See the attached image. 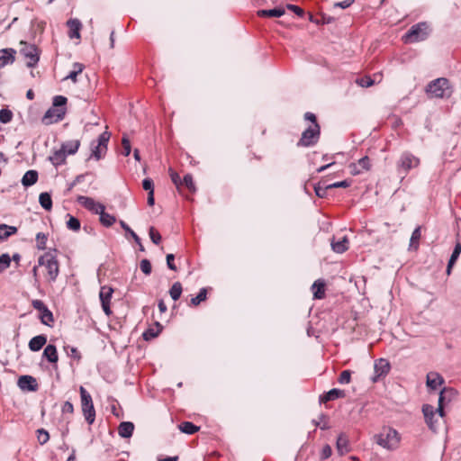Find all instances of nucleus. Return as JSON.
I'll return each mask as SVG.
<instances>
[{
    "label": "nucleus",
    "mask_w": 461,
    "mask_h": 461,
    "mask_svg": "<svg viewBox=\"0 0 461 461\" xmlns=\"http://www.w3.org/2000/svg\"><path fill=\"white\" fill-rule=\"evenodd\" d=\"M400 436L397 430L389 429L386 434H380L376 443L384 448L393 450L398 447Z\"/></svg>",
    "instance_id": "obj_8"
},
{
    "label": "nucleus",
    "mask_w": 461,
    "mask_h": 461,
    "mask_svg": "<svg viewBox=\"0 0 461 461\" xmlns=\"http://www.w3.org/2000/svg\"><path fill=\"white\" fill-rule=\"evenodd\" d=\"M39 203L41 206L46 211H50L52 208V199L50 194L47 192L41 193L40 194Z\"/></svg>",
    "instance_id": "obj_35"
},
{
    "label": "nucleus",
    "mask_w": 461,
    "mask_h": 461,
    "mask_svg": "<svg viewBox=\"0 0 461 461\" xmlns=\"http://www.w3.org/2000/svg\"><path fill=\"white\" fill-rule=\"evenodd\" d=\"M182 185H184L192 193H194L196 191L193 176L190 174H186L184 176Z\"/></svg>",
    "instance_id": "obj_44"
},
{
    "label": "nucleus",
    "mask_w": 461,
    "mask_h": 461,
    "mask_svg": "<svg viewBox=\"0 0 461 461\" xmlns=\"http://www.w3.org/2000/svg\"><path fill=\"white\" fill-rule=\"evenodd\" d=\"M331 454H332L331 447L329 445H325L321 450V458L327 459L331 456Z\"/></svg>",
    "instance_id": "obj_61"
},
{
    "label": "nucleus",
    "mask_w": 461,
    "mask_h": 461,
    "mask_svg": "<svg viewBox=\"0 0 461 461\" xmlns=\"http://www.w3.org/2000/svg\"><path fill=\"white\" fill-rule=\"evenodd\" d=\"M345 396H346V393H345L344 390L333 388L320 396V402L325 403L330 401H334V400H337L339 398H344Z\"/></svg>",
    "instance_id": "obj_17"
},
{
    "label": "nucleus",
    "mask_w": 461,
    "mask_h": 461,
    "mask_svg": "<svg viewBox=\"0 0 461 461\" xmlns=\"http://www.w3.org/2000/svg\"><path fill=\"white\" fill-rule=\"evenodd\" d=\"M15 54L16 51L11 48L0 50V68L8 64L14 63Z\"/></svg>",
    "instance_id": "obj_18"
},
{
    "label": "nucleus",
    "mask_w": 461,
    "mask_h": 461,
    "mask_svg": "<svg viewBox=\"0 0 461 461\" xmlns=\"http://www.w3.org/2000/svg\"><path fill=\"white\" fill-rule=\"evenodd\" d=\"M426 93L430 97L448 98L451 96L453 90L447 78L438 77L427 85Z\"/></svg>",
    "instance_id": "obj_1"
},
{
    "label": "nucleus",
    "mask_w": 461,
    "mask_h": 461,
    "mask_svg": "<svg viewBox=\"0 0 461 461\" xmlns=\"http://www.w3.org/2000/svg\"><path fill=\"white\" fill-rule=\"evenodd\" d=\"M429 33V30L427 23H419L409 29L403 36V41L406 43L421 41L427 39Z\"/></svg>",
    "instance_id": "obj_3"
},
{
    "label": "nucleus",
    "mask_w": 461,
    "mask_h": 461,
    "mask_svg": "<svg viewBox=\"0 0 461 461\" xmlns=\"http://www.w3.org/2000/svg\"><path fill=\"white\" fill-rule=\"evenodd\" d=\"M337 451L340 456H343L350 451L349 440L345 433H340L337 438L336 443Z\"/></svg>",
    "instance_id": "obj_19"
},
{
    "label": "nucleus",
    "mask_w": 461,
    "mask_h": 461,
    "mask_svg": "<svg viewBox=\"0 0 461 461\" xmlns=\"http://www.w3.org/2000/svg\"><path fill=\"white\" fill-rule=\"evenodd\" d=\"M134 424L131 421H122L118 427V434L121 438H128L132 436Z\"/></svg>",
    "instance_id": "obj_23"
},
{
    "label": "nucleus",
    "mask_w": 461,
    "mask_h": 461,
    "mask_svg": "<svg viewBox=\"0 0 461 461\" xmlns=\"http://www.w3.org/2000/svg\"><path fill=\"white\" fill-rule=\"evenodd\" d=\"M67 25L69 28L68 36L70 39H79L80 38V30L82 28L81 22L75 18V19H69L67 22Z\"/></svg>",
    "instance_id": "obj_20"
},
{
    "label": "nucleus",
    "mask_w": 461,
    "mask_h": 461,
    "mask_svg": "<svg viewBox=\"0 0 461 461\" xmlns=\"http://www.w3.org/2000/svg\"><path fill=\"white\" fill-rule=\"evenodd\" d=\"M10 264L11 257L7 253L2 254L0 256V273L8 268L10 267Z\"/></svg>",
    "instance_id": "obj_46"
},
{
    "label": "nucleus",
    "mask_w": 461,
    "mask_h": 461,
    "mask_svg": "<svg viewBox=\"0 0 461 461\" xmlns=\"http://www.w3.org/2000/svg\"><path fill=\"white\" fill-rule=\"evenodd\" d=\"M285 13V9L282 7L274 8V9H262L258 11V15L260 17H281Z\"/></svg>",
    "instance_id": "obj_31"
},
{
    "label": "nucleus",
    "mask_w": 461,
    "mask_h": 461,
    "mask_svg": "<svg viewBox=\"0 0 461 461\" xmlns=\"http://www.w3.org/2000/svg\"><path fill=\"white\" fill-rule=\"evenodd\" d=\"M37 439L41 445L47 443L50 439L49 432L44 429H39L37 430Z\"/></svg>",
    "instance_id": "obj_48"
},
{
    "label": "nucleus",
    "mask_w": 461,
    "mask_h": 461,
    "mask_svg": "<svg viewBox=\"0 0 461 461\" xmlns=\"http://www.w3.org/2000/svg\"><path fill=\"white\" fill-rule=\"evenodd\" d=\"M391 369L389 361L385 358H379L375 360L374 365V375L371 377L373 383L378 382V380L385 376Z\"/></svg>",
    "instance_id": "obj_10"
},
{
    "label": "nucleus",
    "mask_w": 461,
    "mask_h": 461,
    "mask_svg": "<svg viewBox=\"0 0 461 461\" xmlns=\"http://www.w3.org/2000/svg\"><path fill=\"white\" fill-rule=\"evenodd\" d=\"M182 291L183 288L181 283L176 282L172 285L169 290V294L174 301H177L181 296Z\"/></svg>",
    "instance_id": "obj_40"
},
{
    "label": "nucleus",
    "mask_w": 461,
    "mask_h": 461,
    "mask_svg": "<svg viewBox=\"0 0 461 461\" xmlns=\"http://www.w3.org/2000/svg\"><path fill=\"white\" fill-rule=\"evenodd\" d=\"M140 270L146 275L149 276L151 273V263L149 259L144 258L140 261Z\"/></svg>",
    "instance_id": "obj_52"
},
{
    "label": "nucleus",
    "mask_w": 461,
    "mask_h": 461,
    "mask_svg": "<svg viewBox=\"0 0 461 461\" xmlns=\"http://www.w3.org/2000/svg\"><path fill=\"white\" fill-rule=\"evenodd\" d=\"M36 241H37V248L39 249H46V242H47V235L43 232H39L36 235Z\"/></svg>",
    "instance_id": "obj_49"
},
{
    "label": "nucleus",
    "mask_w": 461,
    "mask_h": 461,
    "mask_svg": "<svg viewBox=\"0 0 461 461\" xmlns=\"http://www.w3.org/2000/svg\"><path fill=\"white\" fill-rule=\"evenodd\" d=\"M330 189L329 185H324L322 182H320L314 186L315 194L320 198L326 197Z\"/></svg>",
    "instance_id": "obj_42"
},
{
    "label": "nucleus",
    "mask_w": 461,
    "mask_h": 461,
    "mask_svg": "<svg viewBox=\"0 0 461 461\" xmlns=\"http://www.w3.org/2000/svg\"><path fill=\"white\" fill-rule=\"evenodd\" d=\"M121 227L125 230V237L128 239V236H131L134 241L139 240V236L131 230V228L122 220L119 221Z\"/></svg>",
    "instance_id": "obj_45"
},
{
    "label": "nucleus",
    "mask_w": 461,
    "mask_h": 461,
    "mask_svg": "<svg viewBox=\"0 0 461 461\" xmlns=\"http://www.w3.org/2000/svg\"><path fill=\"white\" fill-rule=\"evenodd\" d=\"M100 212H99V220H100V222L104 226V227H111L115 221H116V218L115 216L108 213L105 212V207H100Z\"/></svg>",
    "instance_id": "obj_30"
},
{
    "label": "nucleus",
    "mask_w": 461,
    "mask_h": 461,
    "mask_svg": "<svg viewBox=\"0 0 461 461\" xmlns=\"http://www.w3.org/2000/svg\"><path fill=\"white\" fill-rule=\"evenodd\" d=\"M17 232V228L7 224H0V240H5Z\"/></svg>",
    "instance_id": "obj_36"
},
{
    "label": "nucleus",
    "mask_w": 461,
    "mask_h": 461,
    "mask_svg": "<svg viewBox=\"0 0 461 461\" xmlns=\"http://www.w3.org/2000/svg\"><path fill=\"white\" fill-rule=\"evenodd\" d=\"M312 290L314 298L322 299L325 295L324 281L321 279L316 280L312 285Z\"/></svg>",
    "instance_id": "obj_29"
},
{
    "label": "nucleus",
    "mask_w": 461,
    "mask_h": 461,
    "mask_svg": "<svg viewBox=\"0 0 461 461\" xmlns=\"http://www.w3.org/2000/svg\"><path fill=\"white\" fill-rule=\"evenodd\" d=\"M13 119V113L9 109H1L0 110V122L2 123H8Z\"/></svg>",
    "instance_id": "obj_47"
},
{
    "label": "nucleus",
    "mask_w": 461,
    "mask_h": 461,
    "mask_svg": "<svg viewBox=\"0 0 461 461\" xmlns=\"http://www.w3.org/2000/svg\"><path fill=\"white\" fill-rule=\"evenodd\" d=\"M65 350L67 351V354L70 357L77 359V361H79L81 359V355L77 348L68 346V347H65Z\"/></svg>",
    "instance_id": "obj_54"
},
{
    "label": "nucleus",
    "mask_w": 461,
    "mask_h": 461,
    "mask_svg": "<svg viewBox=\"0 0 461 461\" xmlns=\"http://www.w3.org/2000/svg\"><path fill=\"white\" fill-rule=\"evenodd\" d=\"M84 68L85 66L83 64L75 62L73 64V70L68 73L65 79H71L74 83H76L77 75L83 71Z\"/></svg>",
    "instance_id": "obj_38"
},
{
    "label": "nucleus",
    "mask_w": 461,
    "mask_h": 461,
    "mask_svg": "<svg viewBox=\"0 0 461 461\" xmlns=\"http://www.w3.org/2000/svg\"><path fill=\"white\" fill-rule=\"evenodd\" d=\"M444 384V378L436 372H430L427 375V386L432 390H436Z\"/></svg>",
    "instance_id": "obj_21"
},
{
    "label": "nucleus",
    "mask_w": 461,
    "mask_h": 461,
    "mask_svg": "<svg viewBox=\"0 0 461 461\" xmlns=\"http://www.w3.org/2000/svg\"><path fill=\"white\" fill-rule=\"evenodd\" d=\"M179 429L185 434L192 435L199 430V427L190 421H184L179 425Z\"/></svg>",
    "instance_id": "obj_37"
},
{
    "label": "nucleus",
    "mask_w": 461,
    "mask_h": 461,
    "mask_svg": "<svg viewBox=\"0 0 461 461\" xmlns=\"http://www.w3.org/2000/svg\"><path fill=\"white\" fill-rule=\"evenodd\" d=\"M422 412L424 414L425 421L428 425V427L433 430L436 431L437 427L435 425V408L432 405L429 404H424L422 406Z\"/></svg>",
    "instance_id": "obj_15"
},
{
    "label": "nucleus",
    "mask_w": 461,
    "mask_h": 461,
    "mask_svg": "<svg viewBox=\"0 0 461 461\" xmlns=\"http://www.w3.org/2000/svg\"><path fill=\"white\" fill-rule=\"evenodd\" d=\"M206 295H207V289L206 288L200 289L198 294L195 297H193L191 299V305L197 306L202 302L206 300Z\"/></svg>",
    "instance_id": "obj_43"
},
{
    "label": "nucleus",
    "mask_w": 461,
    "mask_h": 461,
    "mask_svg": "<svg viewBox=\"0 0 461 461\" xmlns=\"http://www.w3.org/2000/svg\"><path fill=\"white\" fill-rule=\"evenodd\" d=\"M80 147V140H68L61 145V149L64 150L66 155H74L77 152L78 149Z\"/></svg>",
    "instance_id": "obj_27"
},
{
    "label": "nucleus",
    "mask_w": 461,
    "mask_h": 461,
    "mask_svg": "<svg viewBox=\"0 0 461 461\" xmlns=\"http://www.w3.org/2000/svg\"><path fill=\"white\" fill-rule=\"evenodd\" d=\"M61 411L64 414L65 413L72 414L74 412V406L70 402L67 401L63 403Z\"/></svg>",
    "instance_id": "obj_60"
},
{
    "label": "nucleus",
    "mask_w": 461,
    "mask_h": 461,
    "mask_svg": "<svg viewBox=\"0 0 461 461\" xmlns=\"http://www.w3.org/2000/svg\"><path fill=\"white\" fill-rule=\"evenodd\" d=\"M68 220L66 222L67 228L73 231H78L81 227L80 221L70 214H68Z\"/></svg>",
    "instance_id": "obj_41"
},
{
    "label": "nucleus",
    "mask_w": 461,
    "mask_h": 461,
    "mask_svg": "<svg viewBox=\"0 0 461 461\" xmlns=\"http://www.w3.org/2000/svg\"><path fill=\"white\" fill-rule=\"evenodd\" d=\"M47 343V337L43 334L37 335L31 339L29 341L28 347L30 350L33 352H37L41 350L43 346Z\"/></svg>",
    "instance_id": "obj_22"
},
{
    "label": "nucleus",
    "mask_w": 461,
    "mask_h": 461,
    "mask_svg": "<svg viewBox=\"0 0 461 461\" xmlns=\"http://www.w3.org/2000/svg\"><path fill=\"white\" fill-rule=\"evenodd\" d=\"M113 293V289L106 285L102 286L99 293V298L101 301L103 311L107 316H110L112 314L110 302L112 299Z\"/></svg>",
    "instance_id": "obj_12"
},
{
    "label": "nucleus",
    "mask_w": 461,
    "mask_h": 461,
    "mask_svg": "<svg viewBox=\"0 0 461 461\" xmlns=\"http://www.w3.org/2000/svg\"><path fill=\"white\" fill-rule=\"evenodd\" d=\"M421 232H420V227L418 226L414 229V230L411 233V237L410 240V248L417 249L419 246V240L420 239Z\"/></svg>",
    "instance_id": "obj_39"
},
{
    "label": "nucleus",
    "mask_w": 461,
    "mask_h": 461,
    "mask_svg": "<svg viewBox=\"0 0 461 461\" xmlns=\"http://www.w3.org/2000/svg\"><path fill=\"white\" fill-rule=\"evenodd\" d=\"M40 319L42 324L49 327H51L52 323L54 322L53 314L48 307H45L42 311L40 312Z\"/></svg>",
    "instance_id": "obj_33"
},
{
    "label": "nucleus",
    "mask_w": 461,
    "mask_h": 461,
    "mask_svg": "<svg viewBox=\"0 0 461 461\" xmlns=\"http://www.w3.org/2000/svg\"><path fill=\"white\" fill-rule=\"evenodd\" d=\"M350 380H351V372L349 370L342 371L338 379L339 383L341 384H349Z\"/></svg>",
    "instance_id": "obj_53"
},
{
    "label": "nucleus",
    "mask_w": 461,
    "mask_h": 461,
    "mask_svg": "<svg viewBox=\"0 0 461 461\" xmlns=\"http://www.w3.org/2000/svg\"><path fill=\"white\" fill-rule=\"evenodd\" d=\"M461 253V243L457 242L454 248V250L451 254V257L448 260L447 266V275H450L453 266L455 265L456 261L457 260L459 255Z\"/></svg>",
    "instance_id": "obj_32"
},
{
    "label": "nucleus",
    "mask_w": 461,
    "mask_h": 461,
    "mask_svg": "<svg viewBox=\"0 0 461 461\" xmlns=\"http://www.w3.org/2000/svg\"><path fill=\"white\" fill-rule=\"evenodd\" d=\"M420 164V159L410 152H404L397 162V170L402 177L414 167H417Z\"/></svg>",
    "instance_id": "obj_7"
},
{
    "label": "nucleus",
    "mask_w": 461,
    "mask_h": 461,
    "mask_svg": "<svg viewBox=\"0 0 461 461\" xmlns=\"http://www.w3.org/2000/svg\"><path fill=\"white\" fill-rule=\"evenodd\" d=\"M157 330L154 328H149L142 333V338L144 340L149 341L159 334L162 330V326L159 322H156Z\"/></svg>",
    "instance_id": "obj_34"
},
{
    "label": "nucleus",
    "mask_w": 461,
    "mask_h": 461,
    "mask_svg": "<svg viewBox=\"0 0 461 461\" xmlns=\"http://www.w3.org/2000/svg\"><path fill=\"white\" fill-rule=\"evenodd\" d=\"M67 155L64 150L60 148L58 150L53 151L52 155L50 156L49 160L53 166L59 167L65 163Z\"/></svg>",
    "instance_id": "obj_28"
},
{
    "label": "nucleus",
    "mask_w": 461,
    "mask_h": 461,
    "mask_svg": "<svg viewBox=\"0 0 461 461\" xmlns=\"http://www.w3.org/2000/svg\"><path fill=\"white\" fill-rule=\"evenodd\" d=\"M77 202L86 209L89 210L90 212L95 214L99 213L101 209L100 207H104L103 203H96L93 198L87 196H78Z\"/></svg>",
    "instance_id": "obj_14"
},
{
    "label": "nucleus",
    "mask_w": 461,
    "mask_h": 461,
    "mask_svg": "<svg viewBox=\"0 0 461 461\" xmlns=\"http://www.w3.org/2000/svg\"><path fill=\"white\" fill-rule=\"evenodd\" d=\"M18 386L22 390L35 392L38 390V383L32 375H21L18 379Z\"/></svg>",
    "instance_id": "obj_13"
},
{
    "label": "nucleus",
    "mask_w": 461,
    "mask_h": 461,
    "mask_svg": "<svg viewBox=\"0 0 461 461\" xmlns=\"http://www.w3.org/2000/svg\"><path fill=\"white\" fill-rule=\"evenodd\" d=\"M81 408L86 421L92 425L95 420V410L91 394L83 387H79Z\"/></svg>",
    "instance_id": "obj_2"
},
{
    "label": "nucleus",
    "mask_w": 461,
    "mask_h": 461,
    "mask_svg": "<svg viewBox=\"0 0 461 461\" xmlns=\"http://www.w3.org/2000/svg\"><path fill=\"white\" fill-rule=\"evenodd\" d=\"M357 83L361 86L368 87V86H371L374 84V80H372L369 77H366V78H361V79L357 80Z\"/></svg>",
    "instance_id": "obj_64"
},
{
    "label": "nucleus",
    "mask_w": 461,
    "mask_h": 461,
    "mask_svg": "<svg viewBox=\"0 0 461 461\" xmlns=\"http://www.w3.org/2000/svg\"><path fill=\"white\" fill-rule=\"evenodd\" d=\"M110 139V133L104 131L98 136L96 140L91 142V155L89 158H94L95 160H99L103 158L107 150V145Z\"/></svg>",
    "instance_id": "obj_5"
},
{
    "label": "nucleus",
    "mask_w": 461,
    "mask_h": 461,
    "mask_svg": "<svg viewBox=\"0 0 461 461\" xmlns=\"http://www.w3.org/2000/svg\"><path fill=\"white\" fill-rule=\"evenodd\" d=\"M38 264L46 267L50 281H56L59 273V267L55 256L51 253H45L39 258Z\"/></svg>",
    "instance_id": "obj_4"
},
{
    "label": "nucleus",
    "mask_w": 461,
    "mask_h": 461,
    "mask_svg": "<svg viewBox=\"0 0 461 461\" xmlns=\"http://www.w3.org/2000/svg\"><path fill=\"white\" fill-rule=\"evenodd\" d=\"M142 187L144 190L149 192H154V183L151 178H144L142 180Z\"/></svg>",
    "instance_id": "obj_57"
},
{
    "label": "nucleus",
    "mask_w": 461,
    "mask_h": 461,
    "mask_svg": "<svg viewBox=\"0 0 461 461\" xmlns=\"http://www.w3.org/2000/svg\"><path fill=\"white\" fill-rule=\"evenodd\" d=\"M351 182H352L351 180H347L346 179V180H343V181L329 184V187H330V189L339 188V187L347 188V187L350 186Z\"/></svg>",
    "instance_id": "obj_56"
},
{
    "label": "nucleus",
    "mask_w": 461,
    "mask_h": 461,
    "mask_svg": "<svg viewBox=\"0 0 461 461\" xmlns=\"http://www.w3.org/2000/svg\"><path fill=\"white\" fill-rule=\"evenodd\" d=\"M149 238L151 240V241L158 245L160 243L161 241V235L159 234V232L154 228V227H150L149 230Z\"/></svg>",
    "instance_id": "obj_51"
},
{
    "label": "nucleus",
    "mask_w": 461,
    "mask_h": 461,
    "mask_svg": "<svg viewBox=\"0 0 461 461\" xmlns=\"http://www.w3.org/2000/svg\"><path fill=\"white\" fill-rule=\"evenodd\" d=\"M446 394H449V397H455L456 394V391L451 387H444L440 393L438 397V407L435 410V413L438 412L440 417L445 415L443 409V402L446 401Z\"/></svg>",
    "instance_id": "obj_16"
},
{
    "label": "nucleus",
    "mask_w": 461,
    "mask_h": 461,
    "mask_svg": "<svg viewBox=\"0 0 461 461\" xmlns=\"http://www.w3.org/2000/svg\"><path fill=\"white\" fill-rule=\"evenodd\" d=\"M42 357L50 363H57L59 360L58 351L56 346L49 344L43 350Z\"/></svg>",
    "instance_id": "obj_25"
},
{
    "label": "nucleus",
    "mask_w": 461,
    "mask_h": 461,
    "mask_svg": "<svg viewBox=\"0 0 461 461\" xmlns=\"http://www.w3.org/2000/svg\"><path fill=\"white\" fill-rule=\"evenodd\" d=\"M330 245L334 252L339 254L344 253L348 249V239L347 236L342 237L338 241H335L334 239H332Z\"/></svg>",
    "instance_id": "obj_24"
},
{
    "label": "nucleus",
    "mask_w": 461,
    "mask_h": 461,
    "mask_svg": "<svg viewBox=\"0 0 461 461\" xmlns=\"http://www.w3.org/2000/svg\"><path fill=\"white\" fill-rule=\"evenodd\" d=\"M357 164L362 170H368L370 168V161L367 156L358 159Z\"/></svg>",
    "instance_id": "obj_55"
},
{
    "label": "nucleus",
    "mask_w": 461,
    "mask_h": 461,
    "mask_svg": "<svg viewBox=\"0 0 461 461\" xmlns=\"http://www.w3.org/2000/svg\"><path fill=\"white\" fill-rule=\"evenodd\" d=\"M67 102V97L63 95H56L53 98L52 106L55 108H65Z\"/></svg>",
    "instance_id": "obj_50"
},
{
    "label": "nucleus",
    "mask_w": 461,
    "mask_h": 461,
    "mask_svg": "<svg viewBox=\"0 0 461 461\" xmlns=\"http://www.w3.org/2000/svg\"><path fill=\"white\" fill-rule=\"evenodd\" d=\"M321 135V127L319 124H311L307 129H305L302 137L299 140L297 145L302 147H312L315 145Z\"/></svg>",
    "instance_id": "obj_6"
},
{
    "label": "nucleus",
    "mask_w": 461,
    "mask_h": 461,
    "mask_svg": "<svg viewBox=\"0 0 461 461\" xmlns=\"http://www.w3.org/2000/svg\"><path fill=\"white\" fill-rule=\"evenodd\" d=\"M166 259H167V267L171 270L176 271V267L174 263L175 256L173 254H167Z\"/></svg>",
    "instance_id": "obj_62"
},
{
    "label": "nucleus",
    "mask_w": 461,
    "mask_h": 461,
    "mask_svg": "<svg viewBox=\"0 0 461 461\" xmlns=\"http://www.w3.org/2000/svg\"><path fill=\"white\" fill-rule=\"evenodd\" d=\"M38 172L36 170L31 169L25 172L22 178V185L24 187H29L34 185L38 181Z\"/></svg>",
    "instance_id": "obj_26"
},
{
    "label": "nucleus",
    "mask_w": 461,
    "mask_h": 461,
    "mask_svg": "<svg viewBox=\"0 0 461 461\" xmlns=\"http://www.w3.org/2000/svg\"><path fill=\"white\" fill-rule=\"evenodd\" d=\"M170 178L174 185L178 188L180 185H182V181L180 179L179 175L173 171L171 168L169 169Z\"/></svg>",
    "instance_id": "obj_58"
},
{
    "label": "nucleus",
    "mask_w": 461,
    "mask_h": 461,
    "mask_svg": "<svg viewBox=\"0 0 461 461\" xmlns=\"http://www.w3.org/2000/svg\"><path fill=\"white\" fill-rule=\"evenodd\" d=\"M66 114V108L50 107L42 117V123L50 125L61 121Z\"/></svg>",
    "instance_id": "obj_11"
},
{
    "label": "nucleus",
    "mask_w": 461,
    "mask_h": 461,
    "mask_svg": "<svg viewBox=\"0 0 461 461\" xmlns=\"http://www.w3.org/2000/svg\"><path fill=\"white\" fill-rule=\"evenodd\" d=\"M32 304L34 309L38 310L39 312L42 311L46 306V304L41 300H33L32 302Z\"/></svg>",
    "instance_id": "obj_63"
},
{
    "label": "nucleus",
    "mask_w": 461,
    "mask_h": 461,
    "mask_svg": "<svg viewBox=\"0 0 461 461\" xmlns=\"http://www.w3.org/2000/svg\"><path fill=\"white\" fill-rule=\"evenodd\" d=\"M22 48L20 53L26 59V65L29 68L35 67L40 59L39 50L34 44H28L26 42H21Z\"/></svg>",
    "instance_id": "obj_9"
},
{
    "label": "nucleus",
    "mask_w": 461,
    "mask_h": 461,
    "mask_svg": "<svg viewBox=\"0 0 461 461\" xmlns=\"http://www.w3.org/2000/svg\"><path fill=\"white\" fill-rule=\"evenodd\" d=\"M286 8L288 10H291L292 12H294L296 15H298L300 17H303L304 14V11L298 5L288 4L286 5Z\"/></svg>",
    "instance_id": "obj_59"
}]
</instances>
